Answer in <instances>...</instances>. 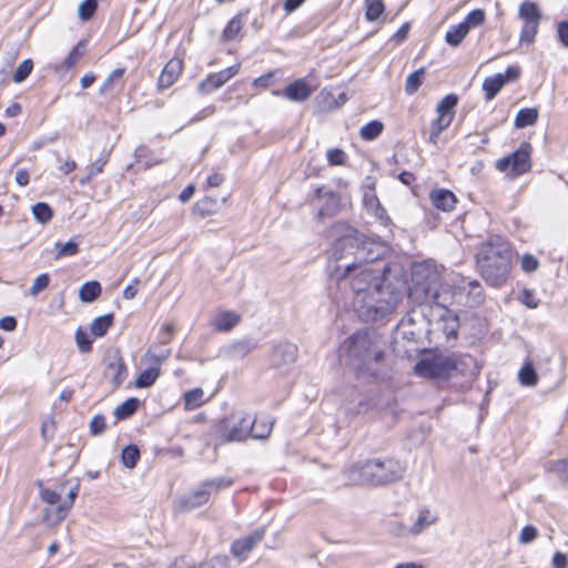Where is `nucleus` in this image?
<instances>
[{"instance_id": "nucleus-3", "label": "nucleus", "mask_w": 568, "mask_h": 568, "mask_svg": "<svg viewBox=\"0 0 568 568\" xmlns=\"http://www.w3.org/2000/svg\"><path fill=\"white\" fill-rule=\"evenodd\" d=\"M332 234L336 236L334 256L337 263H345L353 256L357 265L364 262L378 260L384 248L378 243L367 239L346 223L338 222L332 226Z\"/></svg>"}, {"instance_id": "nucleus-33", "label": "nucleus", "mask_w": 568, "mask_h": 568, "mask_svg": "<svg viewBox=\"0 0 568 568\" xmlns=\"http://www.w3.org/2000/svg\"><path fill=\"white\" fill-rule=\"evenodd\" d=\"M113 323V315L112 314H104L102 316H99L93 320L91 324V333L95 337L103 336L108 329L111 327Z\"/></svg>"}, {"instance_id": "nucleus-4", "label": "nucleus", "mask_w": 568, "mask_h": 568, "mask_svg": "<svg viewBox=\"0 0 568 568\" xmlns=\"http://www.w3.org/2000/svg\"><path fill=\"white\" fill-rule=\"evenodd\" d=\"M476 263L480 275L488 285H503L507 281L511 268L509 244L501 236H490L478 246Z\"/></svg>"}, {"instance_id": "nucleus-1", "label": "nucleus", "mask_w": 568, "mask_h": 568, "mask_svg": "<svg viewBox=\"0 0 568 568\" xmlns=\"http://www.w3.org/2000/svg\"><path fill=\"white\" fill-rule=\"evenodd\" d=\"M334 275L337 278H349L354 293V306L365 321H376L392 313L398 302L399 293L385 284L379 271L366 265L345 261L337 263Z\"/></svg>"}, {"instance_id": "nucleus-59", "label": "nucleus", "mask_w": 568, "mask_h": 568, "mask_svg": "<svg viewBox=\"0 0 568 568\" xmlns=\"http://www.w3.org/2000/svg\"><path fill=\"white\" fill-rule=\"evenodd\" d=\"M273 78H274V73L267 72V73L254 79V81L252 82V85L256 87V88H267L271 85Z\"/></svg>"}, {"instance_id": "nucleus-52", "label": "nucleus", "mask_w": 568, "mask_h": 568, "mask_svg": "<svg viewBox=\"0 0 568 568\" xmlns=\"http://www.w3.org/2000/svg\"><path fill=\"white\" fill-rule=\"evenodd\" d=\"M327 161L331 165H342L346 160V154L342 149H329L327 151Z\"/></svg>"}, {"instance_id": "nucleus-40", "label": "nucleus", "mask_w": 568, "mask_h": 568, "mask_svg": "<svg viewBox=\"0 0 568 568\" xmlns=\"http://www.w3.org/2000/svg\"><path fill=\"white\" fill-rule=\"evenodd\" d=\"M109 161V153L104 152L102 153L88 169V175L80 181L81 184H85L89 182L93 176L100 174L103 171L104 165Z\"/></svg>"}, {"instance_id": "nucleus-8", "label": "nucleus", "mask_w": 568, "mask_h": 568, "mask_svg": "<svg viewBox=\"0 0 568 568\" xmlns=\"http://www.w3.org/2000/svg\"><path fill=\"white\" fill-rule=\"evenodd\" d=\"M232 484L233 480L229 477L205 480L197 489L179 499L178 509L181 511H192L197 509L209 501L212 494H216L221 489L230 487Z\"/></svg>"}, {"instance_id": "nucleus-46", "label": "nucleus", "mask_w": 568, "mask_h": 568, "mask_svg": "<svg viewBox=\"0 0 568 568\" xmlns=\"http://www.w3.org/2000/svg\"><path fill=\"white\" fill-rule=\"evenodd\" d=\"M83 54L82 43L77 44L68 54L65 60L57 65V70H68L71 69Z\"/></svg>"}, {"instance_id": "nucleus-7", "label": "nucleus", "mask_w": 568, "mask_h": 568, "mask_svg": "<svg viewBox=\"0 0 568 568\" xmlns=\"http://www.w3.org/2000/svg\"><path fill=\"white\" fill-rule=\"evenodd\" d=\"M471 361L470 357H466L464 361L459 362L453 356L437 355L430 358H424L416 363L414 367V372L416 375L429 378H450L455 375L456 372L462 371V364H465L466 361Z\"/></svg>"}, {"instance_id": "nucleus-15", "label": "nucleus", "mask_w": 568, "mask_h": 568, "mask_svg": "<svg viewBox=\"0 0 568 568\" xmlns=\"http://www.w3.org/2000/svg\"><path fill=\"white\" fill-rule=\"evenodd\" d=\"M519 74L520 68L517 65H510L506 69L505 73H497L485 78L483 82V90L485 92L486 100H493L507 82L516 80Z\"/></svg>"}, {"instance_id": "nucleus-47", "label": "nucleus", "mask_w": 568, "mask_h": 568, "mask_svg": "<svg viewBox=\"0 0 568 568\" xmlns=\"http://www.w3.org/2000/svg\"><path fill=\"white\" fill-rule=\"evenodd\" d=\"M97 0H83L78 8L79 18L83 21L90 20L97 10Z\"/></svg>"}, {"instance_id": "nucleus-25", "label": "nucleus", "mask_w": 568, "mask_h": 568, "mask_svg": "<svg viewBox=\"0 0 568 568\" xmlns=\"http://www.w3.org/2000/svg\"><path fill=\"white\" fill-rule=\"evenodd\" d=\"M363 201L366 209L377 216L384 225H387L389 219L386 215L385 210L382 207L377 195L374 192H366Z\"/></svg>"}, {"instance_id": "nucleus-43", "label": "nucleus", "mask_w": 568, "mask_h": 568, "mask_svg": "<svg viewBox=\"0 0 568 568\" xmlns=\"http://www.w3.org/2000/svg\"><path fill=\"white\" fill-rule=\"evenodd\" d=\"M424 72V68H420L407 77L405 82V92L407 94H414L419 89Z\"/></svg>"}, {"instance_id": "nucleus-19", "label": "nucleus", "mask_w": 568, "mask_h": 568, "mask_svg": "<svg viewBox=\"0 0 568 568\" xmlns=\"http://www.w3.org/2000/svg\"><path fill=\"white\" fill-rule=\"evenodd\" d=\"M79 493V484H77L68 494V500L60 504L58 507L45 508L44 510V519L52 525L60 524L69 514L72 508L74 500Z\"/></svg>"}, {"instance_id": "nucleus-13", "label": "nucleus", "mask_w": 568, "mask_h": 568, "mask_svg": "<svg viewBox=\"0 0 568 568\" xmlns=\"http://www.w3.org/2000/svg\"><path fill=\"white\" fill-rule=\"evenodd\" d=\"M250 416L225 418L219 425L222 443L241 442L250 436L252 432Z\"/></svg>"}, {"instance_id": "nucleus-50", "label": "nucleus", "mask_w": 568, "mask_h": 568, "mask_svg": "<svg viewBox=\"0 0 568 568\" xmlns=\"http://www.w3.org/2000/svg\"><path fill=\"white\" fill-rule=\"evenodd\" d=\"M49 283L50 277L48 274L44 273L38 275L29 290V294L31 296H37L41 291L45 290L49 286Z\"/></svg>"}, {"instance_id": "nucleus-17", "label": "nucleus", "mask_w": 568, "mask_h": 568, "mask_svg": "<svg viewBox=\"0 0 568 568\" xmlns=\"http://www.w3.org/2000/svg\"><path fill=\"white\" fill-rule=\"evenodd\" d=\"M297 357V347L292 343H280L271 353V364L273 367L282 368L295 363Z\"/></svg>"}, {"instance_id": "nucleus-53", "label": "nucleus", "mask_w": 568, "mask_h": 568, "mask_svg": "<svg viewBox=\"0 0 568 568\" xmlns=\"http://www.w3.org/2000/svg\"><path fill=\"white\" fill-rule=\"evenodd\" d=\"M75 341L81 352L85 353L91 351L92 341L85 332L78 329L75 333Z\"/></svg>"}, {"instance_id": "nucleus-14", "label": "nucleus", "mask_w": 568, "mask_h": 568, "mask_svg": "<svg viewBox=\"0 0 568 568\" xmlns=\"http://www.w3.org/2000/svg\"><path fill=\"white\" fill-rule=\"evenodd\" d=\"M438 520V515L429 508L423 507L418 510L416 518L410 526L398 524L394 534L398 537L419 536Z\"/></svg>"}, {"instance_id": "nucleus-5", "label": "nucleus", "mask_w": 568, "mask_h": 568, "mask_svg": "<svg viewBox=\"0 0 568 568\" xmlns=\"http://www.w3.org/2000/svg\"><path fill=\"white\" fill-rule=\"evenodd\" d=\"M404 466L393 458L357 462L347 471V478L355 485L382 486L399 480Z\"/></svg>"}, {"instance_id": "nucleus-9", "label": "nucleus", "mask_w": 568, "mask_h": 568, "mask_svg": "<svg viewBox=\"0 0 568 568\" xmlns=\"http://www.w3.org/2000/svg\"><path fill=\"white\" fill-rule=\"evenodd\" d=\"M518 17L524 22L519 41L521 44H530L534 42L538 32L541 13L535 2L526 0L519 7Z\"/></svg>"}, {"instance_id": "nucleus-63", "label": "nucleus", "mask_w": 568, "mask_h": 568, "mask_svg": "<svg viewBox=\"0 0 568 568\" xmlns=\"http://www.w3.org/2000/svg\"><path fill=\"white\" fill-rule=\"evenodd\" d=\"M17 327V321L12 316H4L0 318V328L7 332H12Z\"/></svg>"}, {"instance_id": "nucleus-34", "label": "nucleus", "mask_w": 568, "mask_h": 568, "mask_svg": "<svg viewBox=\"0 0 568 568\" xmlns=\"http://www.w3.org/2000/svg\"><path fill=\"white\" fill-rule=\"evenodd\" d=\"M468 32L469 31L467 30V27L460 22L457 26H453L446 32L445 40L449 45L457 47L464 40Z\"/></svg>"}, {"instance_id": "nucleus-32", "label": "nucleus", "mask_w": 568, "mask_h": 568, "mask_svg": "<svg viewBox=\"0 0 568 568\" xmlns=\"http://www.w3.org/2000/svg\"><path fill=\"white\" fill-rule=\"evenodd\" d=\"M204 392L202 388H193L184 395V406L187 410H193L204 404Z\"/></svg>"}, {"instance_id": "nucleus-36", "label": "nucleus", "mask_w": 568, "mask_h": 568, "mask_svg": "<svg viewBox=\"0 0 568 568\" xmlns=\"http://www.w3.org/2000/svg\"><path fill=\"white\" fill-rule=\"evenodd\" d=\"M365 2V18L373 22L376 21L385 11L383 0H364Z\"/></svg>"}, {"instance_id": "nucleus-27", "label": "nucleus", "mask_w": 568, "mask_h": 568, "mask_svg": "<svg viewBox=\"0 0 568 568\" xmlns=\"http://www.w3.org/2000/svg\"><path fill=\"white\" fill-rule=\"evenodd\" d=\"M102 288L99 282L90 281L79 290V298L84 303H91L101 295Z\"/></svg>"}, {"instance_id": "nucleus-61", "label": "nucleus", "mask_w": 568, "mask_h": 568, "mask_svg": "<svg viewBox=\"0 0 568 568\" xmlns=\"http://www.w3.org/2000/svg\"><path fill=\"white\" fill-rule=\"evenodd\" d=\"M174 333V327L172 324H165L161 327L160 341L162 344H168L171 342Z\"/></svg>"}, {"instance_id": "nucleus-45", "label": "nucleus", "mask_w": 568, "mask_h": 568, "mask_svg": "<svg viewBox=\"0 0 568 568\" xmlns=\"http://www.w3.org/2000/svg\"><path fill=\"white\" fill-rule=\"evenodd\" d=\"M55 258H60L63 256H73L79 252V244L78 242L70 240L65 243H57L55 244Z\"/></svg>"}, {"instance_id": "nucleus-49", "label": "nucleus", "mask_w": 568, "mask_h": 568, "mask_svg": "<svg viewBox=\"0 0 568 568\" xmlns=\"http://www.w3.org/2000/svg\"><path fill=\"white\" fill-rule=\"evenodd\" d=\"M124 72H125L124 68H116V69H114L108 75V78L104 80V82L102 83V85L100 88V92L102 94L108 93L113 88L114 81L121 79L122 75L124 74Z\"/></svg>"}, {"instance_id": "nucleus-56", "label": "nucleus", "mask_w": 568, "mask_h": 568, "mask_svg": "<svg viewBox=\"0 0 568 568\" xmlns=\"http://www.w3.org/2000/svg\"><path fill=\"white\" fill-rule=\"evenodd\" d=\"M105 427V418L102 415H95L90 422V430L93 435H101Z\"/></svg>"}, {"instance_id": "nucleus-39", "label": "nucleus", "mask_w": 568, "mask_h": 568, "mask_svg": "<svg viewBox=\"0 0 568 568\" xmlns=\"http://www.w3.org/2000/svg\"><path fill=\"white\" fill-rule=\"evenodd\" d=\"M383 123L374 120L362 126L361 129V138L365 141H372L381 135L383 132Z\"/></svg>"}, {"instance_id": "nucleus-64", "label": "nucleus", "mask_w": 568, "mask_h": 568, "mask_svg": "<svg viewBox=\"0 0 568 568\" xmlns=\"http://www.w3.org/2000/svg\"><path fill=\"white\" fill-rule=\"evenodd\" d=\"M558 37L564 45L568 47V22H561L558 26Z\"/></svg>"}, {"instance_id": "nucleus-28", "label": "nucleus", "mask_w": 568, "mask_h": 568, "mask_svg": "<svg viewBox=\"0 0 568 568\" xmlns=\"http://www.w3.org/2000/svg\"><path fill=\"white\" fill-rule=\"evenodd\" d=\"M458 103V98L455 94H447L444 97L436 108L437 116H448V119L454 120L455 108Z\"/></svg>"}, {"instance_id": "nucleus-62", "label": "nucleus", "mask_w": 568, "mask_h": 568, "mask_svg": "<svg viewBox=\"0 0 568 568\" xmlns=\"http://www.w3.org/2000/svg\"><path fill=\"white\" fill-rule=\"evenodd\" d=\"M551 564L554 568H567V556L560 551L554 554Z\"/></svg>"}, {"instance_id": "nucleus-44", "label": "nucleus", "mask_w": 568, "mask_h": 568, "mask_svg": "<svg viewBox=\"0 0 568 568\" xmlns=\"http://www.w3.org/2000/svg\"><path fill=\"white\" fill-rule=\"evenodd\" d=\"M33 62L31 59L23 60L13 72L12 80L16 83L23 82L32 72Z\"/></svg>"}, {"instance_id": "nucleus-42", "label": "nucleus", "mask_w": 568, "mask_h": 568, "mask_svg": "<svg viewBox=\"0 0 568 568\" xmlns=\"http://www.w3.org/2000/svg\"><path fill=\"white\" fill-rule=\"evenodd\" d=\"M140 458V452L136 446L129 445L123 448L121 454V460L128 468H134Z\"/></svg>"}, {"instance_id": "nucleus-23", "label": "nucleus", "mask_w": 568, "mask_h": 568, "mask_svg": "<svg viewBox=\"0 0 568 568\" xmlns=\"http://www.w3.org/2000/svg\"><path fill=\"white\" fill-rule=\"evenodd\" d=\"M312 94V89L307 84V82L303 79L295 80L290 83L285 90L284 95L294 102H303L310 98Z\"/></svg>"}, {"instance_id": "nucleus-38", "label": "nucleus", "mask_w": 568, "mask_h": 568, "mask_svg": "<svg viewBox=\"0 0 568 568\" xmlns=\"http://www.w3.org/2000/svg\"><path fill=\"white\" fill-rule=\"evenodd\" d=\"M242 28H243L242 16L237 14V16L233 17L229 21L225 29L223 30L222 37H223L224 41L233 40L235 37H237L240 34Z\"/></svg>"}, {"instance_id": "nucleus-60", "label": "nucleus", "mask_w": 568, "mask_h": 568, "mask_svg": "<svg viewBox=\"0 0 568 568\" xmlns=\"http://www.w3.org/2000/svg\"><path fill=\"white\" fill-rule=\"evenodd\" d=\"M169 568H196V564L185 556L176 558Z\"/></svg>"}, {"instance_id": "nucleus-57", "label": "nucleus", "mask_w": 568, "mask_h": 568, "mask_svg": "<svg viewBox=\"0 0 568 568\" xmlns=\"http://www.w3.org/2000/svg\"><path fill=\"white\" fill-rule=\"evenodd\" d=\"M537 537V529L534 526H525L519 535V541L523 544L531 542Z\"/></svg>"}, {"instance_id": "nucleus-22", "label": "nucleus", "mask_w": 568, "mask_h": 568, "mask_svg": "<svg viewBox=\"0 0 568 568\" xmlns=\"http://www.w3.org/2000/svg\"><path fill=\"white\" fill-rule=\"evenodd\" d=\"M241 316L232 311H219L211 321V325L220 332H229L240 323Z\"/></svg>"}, {"instance_id": "nucleus-20", "label": "nucleus", "mask_w": 568, "mask_h": 568, "mask_svg": "<svg viewBox=\"0 0 568 568\" xmlns=\"http://www.w3.org/2000/svg\"><path fill=\"white\" fill-rule=\"evenodd\" d=\"M183 70V61L179 58H172L164 65L159 80L158 87L161 90L168 89L174 84Z\"/></svg>"}, {"instance_id": "nucleus-16", "label": "nucleus", "mask_w": 568, "mask_h": 568, "mask_svg": "<svg viewBox=\"0 0 568 568\" xmlns=\"http://www.w3.org/2000/svg\"><path fill=\"white\" fill-rule=\"evenodd\" d=\"M240 71V64H234L216 73H211L199 84V92L201 94H209L214 90L221 88L231 78L236 75Z\"/></svg>"}, {"instance_id": "nucleus-29", "label": "nucleus", "mask_w": 568, "mask_h": 568, "mask_svg": "<svg viewBox=\"0 0 568 568\" xmlns=\"http://www.w3.org/2000/svg\"><path fill=\"white\" fill-rule=\"evenodd\" d=\"M538 120V110L535 108H526L518 111L515 118V126L524 129L534 125Z\"/></svg>"}, {"instance_id": "nucleus-35", "label": "nucleus", "mask_w": 568, "mask_h": 568, "mask_svg": "<svg viewBox=\"0 0 568 568\" xmlns=\"http://www.w3.org/2000/svg\"><path fill=\"white\" fill-rule=\"evenodd\" d=\"M159 375V367L146 368L138 375L135 386L139 388L150 387L155 383Z\"/></svg>"}, {"instance_id": "nucleus-58", "label": "nucleus", "mask_w": 568, "mask_h": 568, "mask_svg": "<svg viewBox=\"0 0 568 568\" xmlns=\"http://www.w3.org/2000/svg\"><path fill=\"white\" fill-rule=\"evenodd\" d=\"M169 356H170V349H164L159 354L152 353L151 351L146 352L148 361L150 363L158 364V365L165 362L169 358Z\"/></svg>"}, {"instance_id": "nucleus-10", "label": "nucleus", "mask_w": 568, "mask_h": 568, "mask_svg": "<svg viewBox=\"0 0 568 568\" xmlns=\"http://www.w3.org/2000/svg\"><path fill=\"white\" fill-rule=\"evenodd\" d=\"M312 205L316 211V217L324 220L333 217L341 211V196L327 186L317 187Z\"/></svg>"}, {"instance_id": "nucleus-51", "label": "nucleus", "mask_w": 568, "mask_h": 568, "mask_svg": "<svg viewBox=\"0 0 568 568\" xmlns=\"http://www.w3.org/2000/svg\"><path fill=\"white\" fill-rule=\"evenodd\" d=\"M229 558L226 556H214L207 561L196 565V568H229Z\"/></svg>"}, {"instance_id": "nucleus-31", "label": "nucleus", "mask_w": 568, "mask_h": 568, "mask_svg": "<svg viewBox=\"0 0 568 568\" xmlns=\"http://www.w3.org/2000/svg\"><path fill=\"white\" fill-rule=\"evenodd\" d=\"M519 383L523 386H535L538 383V375L531 362H526L518 373Z\"/></svg>"}, {"instance_id": "nucleus-26", "label": "nucleus", "mask_w": 568, "mask_h": 568, "mask_svg": "<svg viewBox=\"0 0 568 568\" xmlns=\"http://www.w3.org/2000/svg\"><path fill=\"white\" fill-rule=\"evenodd\" d=\"M252 432L250 436L255 439H265L270 436L273 428V420L267 417L251 418Z\"/></svg>"}, {"instance_id": "nucleus-41", "label": "nucleus", "mask_w": 568, "mask_h": 568, "mask_svg": "<svg viewBox=\"0 0 568 568\" xmlns=\"http://www.w3.org/2000/svg\"><path fill=\"white\" fill-rule=\"evenodd\" d=\"M32 214L39 223L45 224L52 219L53 212L47 203L38 202L32 206Z\"/></svg>"}, {"instance_id": "nucleus-2", "label": "nucleus", "mask_w": 568, "mask_h": 568, "mask_svg": "<svg viewBox=\"0 0 568 568\" xmlns=\"http://www.w3.org/2000/svg\"><path fill=\"white\" fill-rule=\"evenodd\" d=\"M409 297L419 305H427L436 314V326L449 339L458 328L457 316L447 307L455 301L449 287L440 285V270L432 262L416 264L412 272Z\"/></svg>"}, {"instance_id": "nucleus-18", "label": "nucleus", "mask_w": 568, "mask_h": 568, "mask_svg": "<svg viewBox=\"0 0 568 568\" xmlns=\"http://www.w3.org/2000/svg\"><path fill=\"white\" fill-rule=\"evenodd\" d=\"M264 529H257L248 536L236 539L231 547V551L235 558L243 561L253 548L263 539Z\"/></svg>"}, {"instance_id": "nucleus-55", "label": "nucleus", "mask_w": 568, "mask_h": 568, "mask_svg": "<svg viewBox=\"0 0 568 568\" xmlns=\"http://www.w3.org/2000/svg\"><path fill=\"white\" fill-rule=\"evenodd\" d=\"M40 498L42 501H44L49 505H55L60 501L61 495H60V493H57L54 490H51L48 488H41L40 489Z\"/></svg>"}, {"instance_id": "nucleus-54", "label": "nucleus", "mask_w": 568, "mask_h": 568, "mask_svg": "<svg viewBox=\"0 0 568 568\" xmlns=\"http://www.w3.org/2000/svg\"><path fill=\"white\" fill-rule=\"evenodd\" d=\"M520 265L524 272L531 273L538 268L539 262L534 255L525 254L521 257Z\"/></svg>"}, {"instance_id": "nucleus-48", "label": "nucleus", "mask_w": 568, "mask_h": 568, "mask_svg": "<svg viewBox=\"0 0 568 568\" xmlns=\"http://www.w3.org/2000/svg\"><path fill=\"white\" fill-rule=\"evenodd\" d=\"M484 21L485 11L483 9H475L466 16L465 20L462 23L466 26L467 30L469 31L471 27L480 26L484 23Z\"/></svg>"}, {"instance_id": "nucleus-24", "label": "nucleus", "mask_w": 568, "mask_h": 568, "mask_svg": "<svg viewBox=\"0 0 568 568\" xmlns=\"http://www.w3.org/2000/svg\"><path fill=\"white\" fill-rule=\"evenodd\" d=\"M105 374L112 379L115 386H119L125 379L128 369L124 362L120 357H115L108 364Z\"/></svg>"}, {"instance_id": "nucleus-12", "label": "nucleus", "mask_w": 568, "mask_h": 568, "mask_svg": "<svg viewBox=\"0 0 568 568\" xmlns=\"http://www.w3.org/2000/svg\"><path fill=\"white\" fill-rule=\"evenodd\" d=\"M439 270L442 271L440 267ZM440 285L449 287L452 294L455 295V301L463 302L465 298V304L469 306L479 305L484 301L483 287L476 280L459 278L456 282L454 281V287L442 282Z\"/></svg>"}, {"instance_id": "nucleus-37", "label": "nucleus", "mask_w": 568, "mask_h": 568, "mask_svg": "<svg viewBox=\"0 0 568 568\" xmlns=\"http://www.w3.org/2000/svg\"><path fill=\"white\" fill-rule=\"evenodd\" d=\"M138 406H139V399L135 397H131V398L126 399L125 402H123L121 405H119L114 409V416L118 419L128 418L133 413H135V410L138 409Z\"/></svg>"}, {"instance_id": "nucleus-30", "label": "nucleus", "mask_w": 568, "mask_h": 568, "mask_svg": "<svg viewBox=\"0 0 568 568\" xmlns=\"http://www.w3.org/2000/svg\"><path fill=\"white\" fill-rule=\"evenodd\" d=\"M452 122V119H448L447 115L437 116L435 120H433L429 126L428 142L432 144H437V140L440 133L446 130Z\"/></svg>"}, {"instance_id": "nucleus-6", "label": "nucleus", "mask_w": 568, "mask_h": 568, "mask_svg": "<svg viewBox=\"0 0 568 568\" xmlns=\"http://www.w3.org/2000/svg\"><path fill=\"white\" fill-rule=\"evenodd\" d=\"M346 347L349 357L358 363L359 366L369 368L373 364H378L384 357L378 338L368 331L357 332L346 341Z\"/></svg>"}, {"instance_id": "nucleus-21", "label": "nucleus", "mask_w": 568, "mask_h": 568, "mask_svg": "<svg viewBox=\"0 0 568 568\" xmlns=\"http://www.w3.org/2000/svg\"><path fill=\"white\" fill-rule=\"evenodd\" d=\"M429 199L432 204L444 212H450L457 203L456 195L446 189H437L430 192Z\"/></svg>"}, {"instance_id": "nucleus-11", "label": "nucleus", "mask_w": 568, "mask_h": 568, "mask_svg": "<svg viewBox=\"0 0 568 568\" xmlns=\"http://www.w3.org/2000/svg\"><path fill=\"white\" fill-rule=\"evenodd\" d=\"M530 145L525 143L518 150L497 161V169L514 178L530 169Z\"/></svg>"}]
</instances>
